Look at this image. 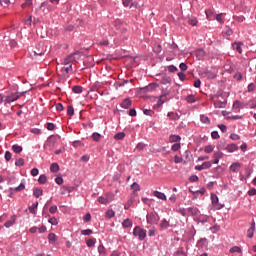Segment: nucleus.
<instances>
[{
  "label": "nucleus",
  "instance_id": "20",
  "mask_svg": "<svg viewBox=\"0 0 256 256\" xmlns=\"http://www.w3.org/2000/svg\"><path fill=\"white\" fill-rule=\"evenodd\" d=\"M222 35L223 37H226V38L231 37V35H233V29H231V27L229 26H226L222 32Z\"/></svg>",
  "mask_w": 256,
  "mask_h": 256
},
{
  "label": "nucleus",
  "instance_id": "63",
  "mask_svg": "<svg viewBox=\"0 0 256 256\" xmlns=\"http://www.w3.org/2000/svg\"><path fill=\"white\" fill-rule=\"evenodd\" d=\"M11 157H12L11 152L10 151H6L5 155H4L5 161H9L11 159Z\"/></svg>",
  "mask_w": 256,
  "mask_h": 256
},
{
  "label": "nucleus",
  "instance_id": "48",
  "mask_svg": "<svg viewBox=\"0 0 256 256\" xmlns=\"http://www.w3.org/2000/svg\"><path fill=\"white\" fill-rule=\"evenodd\" d=\"M16 167H23V165H25V160L23 158L18 159L15 162Z\"/></svg>",
  "mask_w": 256,
  "mask_h": 256
},
{
  "label": "nucleus",
  "instance_id": "47",
  "mask_svg": "<svg viewBox=\"0 0 256 256\" xmlns=\"http://www.w3.org/2000/svg\"><path fill=\"white\" fill-rule=\"evenodd\" d=\"M92 139H93V141H96V142L100 141L101 140V134H99L97 132H94L92 134Z\"/></svg>",
  "mask_w": 256,
  "mask_h": 256
},
{
  "label": "nucleus",
  "instance_id": "35",
  "mask_svg": "<svg viewBox=\"0 0 256 256\" xmlns=\"http://www.w3.org/2000/svg\"><path fill=\"white\" fill-rule=\"evenodd\" d=\"M50 171H51V173H57L59 171V164L52 163L50 165Z\"/></svg>",
  "mask_w": 256,
  "mask_h": 256
},
{
  "label": "nucleus",
  "instance_id": "3",
  "mask_svg": "<svg viewBox=\"0 0 256 256\" xmlns=\"http://www.w3.org/2000/svg\"><path fill=\"white\" fill-rule=\"evenodd\" d=\"M80 55H79V51H76V52H73L72 54L68 55L64 61H63V64L64 65H69L73 63V61H79L80 59Z\"/></svg>",
  "mask_w": 256,
  "mask_h": 256
},
{
  "label": "nucleus",
  "instance_id": "64",
  "mask_svg": "<svg viewBox=\"0 0 256 256\" xmlns=\"http://www.w3.org/2000/svg\"><path fill=\"white\" fill-rule=\"evenodd\" d=\"M248 195L249 197H254V195H256V189L251 188L250 190H248Z\"/></svg>",
  "mask_w": 256,
  "mask_h": 256
},
{
  "label": "nucleus",
  "instance_id": "58",
  "mask_svg": "<svg viewBox=\"0 0 256 256\" xmlns=\"http://www.w3.org/2000/svg\"><path fill=\"white\" fill-rule=\"evenodd\" d=\"M48 223H50V225H58L59 222L57 221V218L52 217L48 220Z\"/></svg>",
  "mask_w": 256,
  "mask_h": 256
},
{
  "label": "nucleus",
  "instance_id": "33",
  "mask_svg": "<svg viewBox=\"0 0 256 256\" xmlns=\"http://www.w3.org/2000/svg\"><path fill=\"white\" fill-rule=\"evenodd\" d=\"M241 108H243V104H241V102H239V100H236L233 103V109L234 111H239Z\"/></svg>",
  "mask_w": 256,
  "mask_h": 256
},
{
  "label": "nucleus",
  "instance_id": "1",
  "mask_svg": "<svg viewBox=\"0 0 256 256\" xmlns=\"http://www.w3.org/2000/svg\"><path fill=\"white\" fill-rule=\"evenodd\" d=\"M135 237L139 239V241H145V238L147 237V230L141 228V226H136L133 229L132 233Z\"/></svg>",
  "mask_w": 256,
  "mask_h": 256
},
{
  "label": "nucleus",
  "instance_id": "8",
  "mask_svg": "<svg viewBox=\"0 0 256 256\" xmlns=\"http://www.w3.org/2000/svg\"><path fill=\"white\" fill-rule=\"evenodd\" d=\"M212 164L210 161H206L204 163H202L201 165H196L195 166V170L196 171H204V169H211Z\"/></svg>",
  "mask_w": 256,
  "mask_h": 256
},
{
  "label": "nucleus",
  "instance_id": "45",
  "mask_svg": "<svg viewBox=\"0 0 256 256\" xmlns=\"http://www.w3.org/2000/svg\"><path fill=\"white\" fill-rule=\"evenodd\" d=\"M214 149H215V146L213 145L205 146L204 153H213Z\"/></svg>",
  "mask_w": 256,
  "mask_h": 256
},
{
  "label": "nucleus",
  "instance_id": "4",
  "mask_svg": "<svg viewBox=\"0 0 256 256\" xmlns=\"http://www.w3.org/2000/svg\"><path fill=\"white\" fill-rule=\"evenodd\" d=\"M19 99V94L17 92H12L5 96L4 105H10V103H15Z\"/></svg>",
  "mask_w": 256,
  "mask_h": 256
},
{
  "label": "nucleus",
  "instance_id": "39",
  "mask_svg": "<svg viewBox=\"0 0 256 256\" xmlns=\"http://www.w3.org/2000/svg\"><path fill=\"white\" fill-rule=\"evenodd\" d=\"M98 203H100L101 205H107V203H109V199L103 197V196H99L97 199Z\"/></svg>",
  "mask_w": 256,
  "mask_h": 256
},
{
  "label": "nucleus",
  "instance_id": "2",
  "mask_svg": "<svg viewBox=\"0 0 256 256\" xmlns=\"http://www.w3.org/2000/svg\"><path fill=\"white\" fill-rule=\"evenodd\" d=\"M160 219L161 218L159 217V214L156 212H150L146 215V221L148 225H158Z\"/></svg>",
  "mask_w": 256,
  "mask_h": 256
},
{
  "label": "nucleus",
  "instance_id": "44",
  "mask_svg": "<svg viewBox=\"0 0 256 256\" xmlns=\"http://www.w3.org/2000/svg\"><path fill=\"white\" fill-rule=\"evenodd\" d=\"M67 115H69V117H73L75 115V108H73V106H68Z\"/></svg>",
  "mask_w": 256,
  "mask_h": 256
},
{
  "label": "nucleus",
  "instance_id": "42",
  "mask_svg": "<svg viewBox=\"0 0 256 256\" xmlns=\"http://www.w3.org/2000/svg\"><path fill=\"white\" fill-rule=\"evenodd\" d=\"M143 113L144 115H147L148 117H153V115H155V111L151 110V109H143Z\"/></svg>",
  "mask_w": 256,
  "mask_h": 256
},
{
  "label": "nucleus",
  "instance_id": "28",
  "mask_svg": "<svg viewBox=\"0 0 256 256\" xmlns=\"http://www.w3.org/2000/svg\"><path fill=\"white\" fill-rule=\"evenodd\" d=\"M72 91L76 93V95H81V93H83V87L76 85L72 88Z\"/></svg>",
  "mask_w": 256,
  "mask_h": 256
},
{
  "label": "nucleus",
  "instance_id": "62",
  "mask_svg": "<svg viewBox=\"0 0 256 256\" xmlns=\"http://www.w3.org/2000/svg\"><path fill=\"white\" fill-rule=\"evenodd\" d=\"M211 137H212V139H220L221 136H219V132L218 131H213L211 133Z\"/></svg>",
  "mask_w": 256,
  "mask_h": 256
},
{
  "label": "nucleus",
  "instance_id": "7",
  "mask_svg": "<svg viewBox=\"0 0 256 256\" xmlns=\"http://www.w3.org/2000/svg\"><path fill=\"white\" fill-rule=\"evenodd\" d=\"M10 193L8 194V197H13V191H16L17 193H19V191H23L25 189V182H21L19 186L17 187H10Z\"/></svg>",
  "mask_w": 256,
  "mask_h": 256
},
{
  "label": "nucleus",
  "instance_id": "23",
  "mask_svg": "<svg viewBox=\"0 0 256 256\" xmlns=\"http://www.w3.org/2000/svg\"><path fill=\"white\" fill-rule=\"evenodd\" d=\"M169 142L170 143H180L181 142V136L172 134L169 136Z\"/></svg>",
  "mask_w": 256,
  "mask_h": 256
},
{
  "label": "nucleus",
  "instance_id": "13",
  "mask_svg": "<svg viewBox=\"0 0 256 256\" xmlns=\"http://www.w3.org/2000/svg\"><path fill=\"white\" fill-rule=\"evenodd\" d=\"M15 221H17V216L13 215L10 220H7L4 224V227L9 229V227H13L15 225Z\"/></svg>",
  "mask_w": 256,
  "mask_h": 256
},
{
  "label": "nucleus",
  "instance_id": "14",
  "mask_svg": "<svg viewBox=\"0 0 256 256\" xmlns=\"http://www.w3.org/2000/svg\"><path fill=\"white\" fill-rule=\"evenodd\" d=\"M239 169H241V163H239V162H234L229 167V170L232 173H236L237 171H239Z\"/></svg>",
  "mask_w": 256,
  "mask_h": 256
},
{
  "label": "nucleus",
  "instance_id": "19",
  "mask_svg": "<svg viewBox=\"0 0 256 256\" xmlns=\"http://www.w3.org/2000/svg\"><path fill=\"white\" fill-rule=\"evenodd\" d=\"M131 106V99L126 98L124 99L121 103H120V107H122V109H129Z\"/></svg>",
  "mask_w": 256,
  "mask_h": 256
},
{
  "label": "nucleus",
  "instance_id": "50",
  "mask_svg": "<svg viewBox=\"0 0 256 256\" xmlns=\"http://www.w3.org/2000/svg\"><path fill=\"white\" fill-rule=\"evenodd\" d=\"M43 7H46V9H48V11H51V5H49V2H47V1L42 2L40 5V9H43Z\"/></svg>",
  "mask_w": 256,
  "mask_h": 256
},
{
  "label": "nucleus",
  "instance_id": "34",
  "mask_svg": "<svg viewBox=\"0 0 256 256\" xmlns=\"http://www.w3.org/2000/svg\"><path fill=\"white\" fill-rule=\"evenodd\" d=\"M37 207H39V202H36V203H33L31 206H29V211H30V213H32L33 215H35V213H36V209H37Z\"/></svg>",
  "mask_w": 256,
  "mask_h": 256
},
{
  "label": "nucleus",
  "instance_id": "61",
  "mask_svg": "<svg viewBox=\"0 0 256 256\" xmlns=\"http://www.w3.org/2000/svg\"><path fill=\"white\" fill-rule=\"evenodd\" d=\"M255 91V83H250L248 85V93H253Z\"/></svg>",
  "mask_w": 256,
  "mask_h": 256
},
{
  "label": "nucleus",
  "instance_id": "17",
  "mask_svg": "<svg viewBox=\"0 0 256 256\" xmlns=\"http://www.w3.org/2000/svg\"><path fill=\"white\" fill-rule=\"evenodd\" d=\"M122 227L124 229H129V228L133 227V221L129 218L124 219L122 222Z\"/></svg>",
  "mask_w": 256,
  "mask_h": 256
},
{
  "label": "nucleus",
  "instance_id": "10",
  "mask_svg": "<svg viewBox=\"0 0 256 256\" xmlns=\"http://www.w3.org/2000/svg\"><path fill=\"white\" fill-rule=\"evenodd\" d=\"M243 43L241 42H234L232 43V49L234 51H237V53H239L241 55V53H243Z\"/></svg>",
  "mask_w": 256,
  "mask_h": 256
},
{
  "label": "nucleus",
  "instance_id": "24",
  "mask_svg": "<svg viewBox=\"0 0 256 256\" xmlns=\"http://www.w3.org/2000/svg\"><path fill=\"white\" fill-rule=\"evenodd\" d=\"M200 121L201 123H203L204 125H211V120L209 119V117L205 114L200 115Z\"/></svg>",
  "mask_w": 256,
  "mask_h": 256
},
{
  "label": "nucleus",
  "instance_id": "52",
  "mask_svg": "<svg viewBox=\"0 0 256 256\" xmlns=\"http://www.w3.org/2000/svg\"><path fill=\"white\" fill-rule=\"evenodd\" d=\"M30 133H33V135H41V129L39 128H31Z\"/></svg>",
  "mask_w": 256,
  "mask_h": 256
},
{
  "label": "nucleus",
  "instance_id": "11",
  "mask_svg": "<svg viewBox=\"0 0 256 256\" xmlns=\"http://www.w3.org/2000/svg\"><path fill=\"white\" fill-rule=\"evenodd\" d=\"M213 159H214L213 160L214 165H218L219 161L223 159V152H219V151L214 152Z\"/></svg>",
  "mask_w": 256,
  "mask_h": 256
},
{
  "label": "nucleus",
  "instance_id": "6",
  "mask_svg": "<svg viewBox=\"0 0 256 256\" xmlns=\"http://www.w3.org/2000/svg\"><path fill=\"white\" fill-rule=\"evenodd\" d=\"M211 202L212 205H215L217 207V209H223V207H225V204H219V197L217 196V194H211Z\"/></svg>",
  "mask_w": 256,
  "mask_h": 256
},
{
  "label": "nucleus",
  "instance_id": "57",
  "mask_svg": "<svg viewBox=\"0 0 256 256\" xmlns=\"http://www.w3.org/2000/svg\"><path fill=\"white\" fill-rule=\"evenodd\" d=\"M220 229H221V226L219 225L210 227V231H212V233H217Z\"/></svg>",
  "mask_w": 256,
  "mask_h": 256
},
{
  "label": "nucleus",
  "instance_id": "5",
  "mask_svg": "<svg viewBox=\"0 0 256 256\" xmlns=\"http://www.w3.org/2000/svg\"><path fill=\"white\" fill-rule=\"evenodd\" d=\"M218 149H224V151H227L228 153H235V151H239V146L237 144L232 143L226 145L224 148L221 146V144L218 145Z\"/></svg>",
  "mask_w": 256,
  "mask_h": 256
},
{
  "label": "nucleus",
  "instance_id": "15",
  "mask_svg": "<svg viewBox=\"0 0 256 256\" xmlns=\"http://www.w3.org/2000/svg\"><path fill=\"white\" fill-rule=\"evenodd\" d=\"M154 197H157V199H160L161 201H167V196L163 192H159L155 190L153 192Z\"/></svg>",
  "mask_w": 256,
  "mask_h": 256
},
{
  "label": "nucleus",
  "instance_id": "60",
  "mask_svg": "<svg viewBox=\"0 0 256 256\" xmlns=\"http://www.w3.org/2000/svg\"><path fill=\"white\" fill-rule=\"evenodd\" d=\"M207 19H211L213 17V10L207 9L205 11Z\"/></svg>",
  "mask_w": 256,
  "mask_h": 256
},
{
  "label": "nucleus",
  "instance_id": "31",
  "mask_svg": "<svg viewBox=\"0 0 256 256\" xmlns=\"http://www.w3.org/2000/svg\"><path fill=\"white\" fill-rule=\"evenodd\" d=\"M38 183L40 185H45L47 183V176L45 174H41L38 178Z\"/></svg>",
  "mask_w": 256,
  "mask_h": 256
},
{
  "label": "nucleus",
  "instance_id": "36",
  "mask_svg": "<svg viewBox=\"0 0 256 256\" xmlns=\"http://www.w3.org/2000/svg\"><path fill=\"white\" fill-rule=\"evenodd\" d=\"M114 139L116 141H121L123 139H125V134L124 132H118L117 134L114 135Z\"/></svg>",
  "mask_w": 256,
  "mask_h": 256
},
{
  "label": "nucleus",
  "instance_id": "56",
  "mask_svg": "<svg viewBox=\"0 0 256 256\" xmlns=\"http://www.w3.org/2000/svg\"><path fill=\"white\" fill-rule=\"evenodd\" d=\"M172 151H179L181 149V144L180 143H175L171 147Z\"/></svg>",
  "mask_w": 256,
  "mask_h": 256
},
{
  "label": "nucleus",
  "instance_id": "9",
  "mask_svg": "<svg viewBox=\"0 0 256 256\" xmlns=\"http://www.w3.org/2000/svg\"><path fill=\"white\" fill-rule=\"evenodd\" d=\"M186 211L191 217H199V213H201L197 207H189L186 209Z\"/></svg>",
  "mask_w": 256,
  "mask_h": 256
},
{
  "label": "nucleus",
  "instance_id": "46",
  "mask_svg": "<svg viewBox=\"0 0 256 256\" xmlns=\"http://www.w3.org/2000/svg\"><path fill=\"white\" fill-rule=\"evenodd\" d=\"M124 7H133V0H121Z\"/></svg>",
  "mask_w": 256,
  "mask_h": 256
},
{
  "label": "nucleus",
  "instance_id": "18",
  "mask_svg": "<svg viewBox=\"0 0 256 256\" xmlns=\"http://www.w3.org/2000/svg\"><path fill=\"white\" fill-rule=\"evenodd\" d=\"M167 117H169L170 121H179L181 119V116L175 112H168Z\"/></svg>",
  "mask_w": 256,
  "mask_h": 256
},
{
  "label": "nucleus",
  "instance_id": "22",
  "mask_svg": "<svg viewBox=\"0 0 256 256\" xmlns=\"http://www.w3.org/2000/svg\"><path fill=\"white\" fill-rule=\"evenodd\" d=\"M65 66L61 68L62 73H71L73 71V64H64Z\"/></svg>",
  "mask_w": 256,
  "mask_h": 256
},
{
  "label": "nucleus",
  "instance_id": "41",
  "mask_svg": "<svg viewBox=\"0 0 256 256\" xmlns=\"http://www.w3.org/2000/svg\"><path fill=\"white\" fill-rule=\"evenodd\" d=\"M176 213H179L182 217H187V209L185 208H177Z\"/></svg>",
  "mask_w": 256,
  "mask_h": 256
},
{
  "label": "nucleus",
  "instance_id": "12",
  "mask_svg": "<svg viewBox=\"0 0 256 256\" xmlns=\"http://www.w3.org/2000/svg\"><path fill=\"white\" fill-rule=\"evenodd\" d=\"M215 109H225L227 107V101L216 100L214 102Z\"/></svg>",
  "mask_w": 256,
  "mask_h": 256
},
{
  "label": "nucleus",
  "instance_id": "49",
  "mask_svg": "<svg viewBox=\"0 0 256 256\" xmlns=\"http://www.w3.org/2000/svg\"><path fill=\"white\" fill-rule=\"evenodd\" d=\"M81 235H84V236L93 235V230L91 229L82 230Z\"/></svg>",
  "mask_w": 256,
  "mask_h": 256
},
{
  "label": "nucleus",
  "instance_id": "54",
  "mask_svg": "<svg viewBox=\"0 0 256 256\" xmlns=\"http://www.w3.org/2000/svg\"><path fill=\"white\" fill-rule=\"evenodd\" d=\"M147 91H153L154 89H157L156 83H151L146 87Z\"/></svg>",
  "mask_w": 256,
  "mask_h": 256
},
{
  "label": "nucleus",
  "instance_id": "29",
  "mask_svg": "<svg viewBox=\"0 0 256 256\" xmlns=\"http://www.w3.org/2000/svg\"><path fill=\"white\" fill-rule=\"evenodd\" d=\"M33 195H34V197H36V199H39V197H41V195H43V190H41L39 188H34Z\"/></svg>",
  "mask_w": 256,
  "mask_h": 256
},
{
  "label": "nucleus",
  "instance_id": "16",
  "mask_svg": "<svg viewBox=\"0 0 256 256\" xmlns=\"http://www.w3.org/2000/svg\"><path fill=\"white\" fill-rule=\"evenodd\" d=\"M254 233H255V222L251 223L250 228L247 230L248 239H253Z\"/></svg>",
  "mask_w": 256,
  "mask_h": 256
},
{
  "label": "nucleus",
  "instance_id": "37",
  "mask_svg": "<svg viewBox=\"0 0 256 256\" xmlns=\"http://www.w3.org/2000/svg\"><path fill=\"white\" fill-rule=\"evenodd\" d=\"M12 151H14V153H21L23 151V147H21L19 144H14L12 146Z\"/></svg>",
  "mask_w": 256,
  "mask_h": 256
},
{
  "label": "nucleus",
  "instance_id": "38",
  "mask_svg": "<svg viewBox=\"0 0 256 256\" xmlns=\"http://www.w3.org/2000/svg\"><path fill=\"white\" fill-rule=\"evenodd\" d=\"M98 253H99V255H106L107 250L103 244H100L98 246Z\"/></svg>",
  "mask_w": 256,
  "mask_h": 256
},
{
  "label": "nucleus",
  "instance_id": "27",
  "mask_svg": "<svg viewBox=\"0 0 256 256\" xmlns=\"http://www.w3.org/2000/svg\"><path fill=\"white\" fill-rule=\"evenodd\" d=\"M97 243V238H90L86 241L87 247H95Z\"/></svg>",
  "mask_w": 256,
  "mask_h": 256
},
{
  "label": "nucleus",
  "instance_id": "53",
  "mask_svg": "<svg viewBox=\"0 0 256 256\" xmlns=\"http://www.w3.org/2000/svg\"><path fill=\"white\" fill-rule=\"evenodd\" d=\"M230 139H232V141H239V139H241V136H239V134L232 133L230 134Z\"/></svg>",
  "mask_w": 256,
  "mask_h": 256
},
{
  "label": "nucleus",
  "instance_id": "55",
  "mask_svg": "<svg viewBox=\"0 0 256 256\" xmlns=\"http://www.w3.org/2000/svg\"><path fill=\"white\" fill-rule=\"evenodd\" d=\"M234 21H237V23H243L245 21L244 16H234Z\"/></svg>",
  "mask_w": 256,
  "mask_h": 256
},
{
  "label": "nucleus",
  "instance_id": "21",
  "mask_svg": "<svg viewBox=\"0 0 256 256\" xmlns=\"http://www.w3.org/2000/svg\"><path fill=\"white\" fill-rule=\"evenodd\" d=\"M195 221H198V223H207V221H209V216L205 215V214H200Z\"/></svg>",
  "mask_w": 256,
  "mask_h": 256
},
{
  "label": "nucleus",
  "instance_id": "51",
  "mask_svg": "<svg viewBox=\"0 0 256 256\" xmlns=\"http://www.w3.org/2000/svg\"><path fill=\"white\" fill-rule=\"evenodd\" d=\"M131 189H133L134 191H141V186H139V184L137 182H134L131 185Z\"/></svg>",
  "mask_w": 256,
  "mask_h": 256
},
{
  "label": "nucleus",
  "instance_id": "30",
  "mask_svg": "<svg viewBox=\"0 0 256 256\" xmlns=\"http://www.w3.org/2000/svg\"><path fill=\"white\" fill-rule=\"evenodd\" d=\"M185 101H187V103H196L197 98L195 97V95L190 94L185 98Z\"/></svg>",
  "mask_w": 256,
  "mask_h": 256
},
{
  "label": "nucleus",
  "instance_id": "59",
  "mask_svg": "<svg viewBox=\"0 0 256 256\" xmlns=\"http://www.w3.org/2000/svg\"><path fill=\"white\" fill-rule=\"evenodd\" d=\"M49 213H51L52 215H55V213H57V205H53L49 208Z\"/></svg>",
  "mask_w": 256,
  "mask_h": 256
},
{
  "label": "nucleus",
  "instance_id": "32",
  "mask_svg": "<svg viewBox=\"0 0 256 256\" xmlns=\"http://www.w3.org/2000/svg\"><path fill=\"white\" fill-rule=\"evenodd\" d=\"M105 217L106 219H113V217H115V212L113 211V209L107 210L105 213Z\"/></svg>",
  "mask_w": 256,
  "mask_h": 256
},
{
  "label": "nucleus",
  "instance_id": "40",
  "mask_svg": "<svg viewBox=\"0 0 256 256\" xmlns=\"http://www.w3.org/2000/svg\"><path fill=\"white\" fill-rule=\"evenodd\" d=\"M169 221L167 219H163L160 223L161 229H169Z\"/></svg>",
  "mask_w": 256,
  "mask_h": 256
},
{
  "label": "nucleus",
  "instance_id": "25",
  "mask_svg": "<svg viewBox=\"0 0 256 256\" xmlns=\"http://www.w3.org/2000/svg\"><path fill=\"white\" fill-rule=\"evenodd\" d=\"M48 241L50 245H53V243L57 241V235H55V233L48 234Z\"/></svg>",
  "mask_w": 256,
  "mask_h": 256
},
{
  "label": "nucleus",
  "instance_id": "26",
  "mask_svg": "<svg viewBox=\"0 0 256 256\" xmlns=\"http://www.w3.org/2000/svg\"><path fill=\"white\" fill-rule=\"evenodd\" d=\"M160 83L162 85H168V83H171V77H169L167 75L162 76Z\"/></svg>",
  "mask_w": 256,
  "mask_h": 256
},
{
  "label": "nucleus",
  "instance_id": "43",
  "mask_svg": "<svg viewBox=\"0 0 256 256\" xmlns=\"http://www.w3.org/2000/svg\"><path fill=\"white\" fill-rule=\"evenodd\" d=\"M230 253H243V251L241 250V247L233 246L232 248H230Z\"/></svg>",
  "mask_w": 256,
  "mask_h": 256
}]
</instances>
